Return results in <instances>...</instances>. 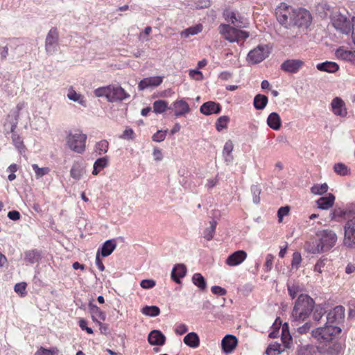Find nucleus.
<instances>
[{"instance_id":"nucleus-1","label":"nucleus","mask_w":355,"mask_h":355,"mask_svg":"<svg viewBox=\"0 0 355 355\" xmlns=\"http://www.w3.org/2000/svg\"><path fill=\"white\" fill-rule=\"evenodd\" d=\"M337 241L336 233L330 230H323L316 233V237L305 245L307 252L312 254H320L329 251Z\"/></svg>"},{"instance_id":"nucleus-2","label":"nucleus","mask_w":355,"mask_h":355,"mask_svg":"<svg viewBox=\"0 0 355 355\" xmlns=\"http://www.w3.org/2000/svg\"><path fill=\"white\" fill-rule=\"evenodd\" d=\"M314 308V301L307 295L301 294L297 297L292 311V318L295 321H304Z\"/></svg>"},{"instance_id":"nucleus-3","label":"nucleus","mask_w":355,"mask_h":355,"mask_svg":"<svg viewBox=\"0 0 355 355\" xmlns=\"http://www.w3.org/2000/svg\"><path fill=\"white\" fill-rule=\"evenodd\" d=\"M331 24L343 34L348 35L351 33L352 40L355 45V17L349 19L340 12H336L331 16Z\"/></svg>"},{"instance_id":"nucleus-4","label":"nucleus","mask_w":355,"mask_h":355,"mask_svg":"<svg viewBox=\"0 0 355 355\" xmlns=\"http://www.w3.org/2000/svg\"><path fill=\"white\" fill-rule=\"evenodd\" d=\"M98 97L105 96L109 102L122 101L130 98V95L119 85H110L99 87L94 91Z\"/></svg>"},{"instance_id":"nucleus-5","label":"nucleus","mask_w":355,"mask_h":355,"mask_svg":"<svg viewBox=\"0 0 355 355\" xmlns=\"http://www.w3.org/2000/svg\"><path fill=\"white\" fill-rule=\"evenodd\" d=\"M340 331V327L326 324L324 327L313 330L311 334L320 343L327 345L333 342Z\"/></svg>"},{"instance_id":"nucleus-6","label":"nucleus","mask_w":355,"mask_h":355,"mask_svg":"<svg viewBox=\"0 0 355 355\" xmlns=\"http://www.w3.org/2000/svg\"><path fill=\"white\" fill-rule=\"evenodd\" d=\"M87 138L80 130L71 131L66 137V145L71 150L81 154L85 150Z\"/></svg>"},{"instance_id":"nucleus-7","label":"nucleus","mask_w":355,"mask_h":355,"mask_svg":"<svg viewBox=\"0 0 355 355\" xmlns=\"http://www.w3.org/2000/svg\"><path fill=\"white\" fill-rule=\"evenodd\" d=\"M219 33L230 42H239L249 37V33L236 28L229 24H221L218 26Z\"/></svg>"},{"instance_id":"nucleus-8","label":"nucleus","mask_w":355,"mask_h":355,"mask_svg":"<svg viewBox=\"0 0 355 355\" xmlns=\"http://www.w3.org/2000/svg\"><path fill=\"white\" fill-rule=\"evenodd\" d=\"M295 8L287 5L285 3H282L275 11L277 21L280 24L286 28H291L293 27V15Z\"/></svg>"},{"instance_id":"nucleus-9","label":"nucleus","mask_w":355,"mask_h":355,"mask_svg":"<svg viewBox=\"0 0 355 355\" xmlns=\"http://www.w3.org/2000/svg\"><path fill=\"white\" fill-rule=\"evenodd\" d=\"M270 53V49L268 45H258L248 53L247 60L251 64H257L268 57Z\"/></svg>"},{"instance_id":"nucleus-10","label":"nucleus","mask_w":355,"mask_h":355,"mask_svg":"<svg viewBox=\"0 0 355 355\" xmlns=\"http://www.w3.org/2000/svg\"><path fill=\"white\" fill-rule=\"evenodd\" d=\"M293 27L307 28L311 24L312 17L311 13L306 9H295L293 15Z\"/></svg>"},{"instance_id":"nucleus-11","label":"nucleus","mask_w":355,"mask_h":355,"mask_svg":"<svg viewBox=\"0 0 355 355\" xmlns=\"http://www.w3.org/2000/svg\"><path fill=\"white\" fill-rule=\"evenodd\" d=\"M344 229V245L348 248H355V216L347 221Z\"/></svg>"},{"instance_id":"nucleus-12","label":"nucleus","mask_w":355,"mask_h":355,"mask_svg":"<svg viewBox=\"0 0 355 355\" xmlns=\"http://www.w3.org/2000/svg\"><path fill=\"white\" fill-rule=\"evenodd\" d=\"M59 33L56 28H51L45 40V49L48 53H54L58 46Z\"/></svg>"},{"instance_id":"nucleus-13","label":"nucleus","mask_w":355,"mask_h":355,"mask_svg":"<svg viewBox=\"0 0 355 355\" xmlns=\"http://www.w3.org/2000/svg\"><path fill=\"white\" fill-rule=\"evenodd\" d=\"M223 16L227 22H230L239 28L245 27L244 18L241 17L237 11L226 9L223 12Z\"/></svg>"},{"instance_id":"nucleus-14","label":"nucleus","mask_w":355,"mask_h":355,"mask_svg":"<svg viewBox=\"0 0 355 355\" xmlns=\"http://www.w3.org/2000/svg\"><path fill=\"white\" fill-rule=\"evenodd\" d=\"M332 112L340 117H345L347 114V110L344 101L340 97H335L331 103Z\"/></svg>"},{"instance_id":"nucleus-15","label":"nucleus","mask_w":355,"mask_h":355,"mask_svg":"<svg viewBox=\"0 0 355 355\" xmlns=\"http://www.w3.org/2000/svg\"><path fill=\"white\" fill-rule=\"evenodd\" d=\"M345 317V309L342 306H337L331 310L327 315L326 324L339 323Z\"/></svg>"},{"instance_id":"nucleus-16","label":"nucleus","mask_w":355,"mask_h":355,"mask_svg":"<svg viewBox=\"0 0 355 355\" xmlns=\"http://www.w3.org/2000/svg\"><path fill=\"white\" fill-rule=\"evenodd\" d=\"M304 64V62L300 60L288 59L281 64V69L291 73H297Z\"/></svg>"},{"instance_id":"nucleus-17","label":"nucleus","mask_w":355,"mask_h":355,"mask_svg":"<svg viewBox=\"0 0 355 355\" xmlns=\"http://www.w3.org/2000/svg\"><path fill=\"white\" fill-rule=\"evenodd\" d=\"M169 109L174 110V114L176 117L184 116L190 112L189 104L183 99L175 101Z\"/></svg>"},{"instance_id":"nucleus-18","label":"nucleus","mask_w":355,"mask_h":355,"mask_svg":"<svg viewBox=\"0 0 355 355\" xmlns=\"http://www.w3.org/2000/svg\"><path fill=\"white\" fill-rule=\"evenodd\" d=\"M335 54L337 58L355 65V51L348 50L344 46H340L336 51Z\"/></svg>"},{"instance_id":"nucleus-19","label":"nucleus","mask_w":355,"mask_h":355,"mask_svg":"<svg viewBox=\"0 0 355 355\" xmlns=\"http://www.w3.org/2000/svg\"><path fill=\"white\" fill-rule=\"evenodd\" d=\"M247 258V253L244 250H238L231 254L225 261L227 265L236 266L243 263Z\"/></svg>"},{"instance_id":"nucleus-20","label":"nucleus","mask_w":355,"mask_h":355,"mask_svg":"<svg viewBox=\"0 0 355 355\" xmlns=\"http://www.w3.org/2000/svg\"><path fill=\"white\" fill-rule=\"evenodd\" d=\"M163 81L162 76H153L144 78L138 85L139 90H144L150 87H155L159 86Z\"/></svg>"},{"instance_id":"nucleus-21","label":"nucleus","mask_w":355,"mask_h":355,"mask_svg":"<svg viewBox=\"0 0 355 355\" xmlns=\"http://www.w3.org/2000/svg\"><path fill=\"white\" fill-rule=\"evenodd\" d=\"M221 107L220 104L214 101H208L203 103L200 108V111L205 115H210L212 114H218Z\"/></svg>"},{"instance_id":"nucleus-22","label":"nucleus","mask_w":355,"mask_h":355,"mask_svg":"<svg viewBox=\"0 0 355 355\" xmlns=\"http://www.w3.org/2000/svg\"><path fill=\"white\" fill-rule=\"evenodd\" d=\"M148 341L151 345L162 346L166 341L165 336L159 330H153L148 336Z\"/></svg>"},{"instance_id":"nucleus-23","label":"nucleus","mask_w":355,"mask_h":355,"mask_svg":"<svg viewBox=\"0 0 355 355\" xmlns=\"http://www.w3.org/2000/svg\"><path fill=\"white\" fill-rule=\"evenodd\" d=\"M237 338L233 335H226L221 342L223 351L226 353L231 352L237 345Z\"/></svg>"},{"instance_id":"nucleus-24","label":"nucleus","mask_w":355,"mask_h":355,"mask_svg":"<svg viewBox=\"0 0 355 355\" xmlns=\"http://www.w3.org/2000/svg\"><path fill=\"white\" fill-rule=\"evenodd\" d=\"M88 308L92 315L93 321L97 322V321H105L106 319V314L104 311L101 310L96 304L89 302L88 304Z\"/></svg>"},{"instance_id":"nucleus-25","label":"nucleus","mask_w":355,"mask_h":355,"mask_svg":"<svg viewBox=\"0 0 355 355\" xmlns=\"http://www.w3.org/2000/svg\"><path fill=\"white\" fill-rule=\"evenodd\" d=\"M187 274V268L184 264H176L171 272V279L178 284L181 282L180 279Z\"/></svg>"},{"instance_id":"nucleus-26","label":"nucleus","mask_w":355,"mask_h":355,"mask_svg":"<svg viewBox=\"0 0 355 355\" xmlns=\"http://www.w3.org/2000/svg\"><path fill=\"white\" fill-rule=\"evenodd\" d=\"M85 173V168L81 163L74 162L70 170V176L76 180H79Z\"/></svg>"},{"instance_id":"nucleus-27","label":"nucleus","mask_w":355,"mask_h":355,"mask_svg":"<svg viewBox=\"0 0 355 355\" xmlns=\"http://www.w3.org/2000/svg\"><path fill=\"white\" fill-rule=\"evenodd\" d=\"M334 200V196L331 193H329L327 196L319 198L316 202L318 208L321 209H328L333 206Z\"/></svg>"},{"instance_id":"nucleus-28","label":"nucleus","mask_w":355,"mask_h":355,"mask_svg":"<svg viewBox=\"0 0 355 355\" xmlns=\"http://www.w3.org/2000/svg\"><path fill=\"white\" fill-rule=\"evenodd\" d=\"M268 125L274 130H278L282 126V119L277 112H272L267 119Z\"/></svg>"},{"instance_id":"nucleus-29","label":"nucleus","mask_w":355,"mask_h":355,"mask_svg":"<svg viewBox=\"0 0 355 355\" xmlns=\"http://www.w3.org/2000/svg\"><path fill=\"white\" fill-rule=\"evenodd\" d=\"M185 345L187 346L196 348L200 345V338L196 333L191 332L187 334L183 340Z\"/></svg>"},{"instance_id":"nucleus-30","label":"nucleus","mask_w":355,"mask_h":355,"mask_svg":"<svg viewBox=\"0 0 355 355\" xmlns=\"http://www.w3.org/2000/svg\"><path fill=\"white\" fill-rule=\"evenodd\" d=\"M316 68L321 71L335 73L339 69L338 65L334 62H324L317 64Z\"/></svg>"},{"instance_id":"nucleus-31","label":"nucleus","mask_w":355,"mask_h":355,"mask_svg":"<svg viewBox=\"0 0 355 355\" xmlns=\"http://www.w3.org/2000/svg\"><path fill=\"white\" fill-rule=\"evenodd\" d=\"M116 247V243L115 240H107L106 241L102 248H101V254L102 257H107L112 253Z\"/></svg>"},{"instance_id":"nucleus-32","label":"nucleus","mask_w":355,"mask_h":355,"mask_svg":"<svg viewBox=\"0 0 355 355\" xmlns=\"http://www.w3.org/2000/svg\"><path fill=\"white\" fill-rule=\"evenodd\" d=\"M108 163L109 159L107 157L97 159L94 164L92 174L94 175H98L101 170L108 166Z\"/></svg>"},{"instance_id":"nucleus-33","label":"nucleus","mask_w":355,"mask_h":355,"mask_svg":"<svg viewBox=\"0 0 355 355\" xmlns=\"http://www.w3.org/2000/svg\"><path fill=\"white\" fill-rule=\"evenodd\" d=\"M268 102V97L263 94H257L254 98V106L257 110H261L266 107Z\"/></svg>"},{"instance_id":"nucleus-34","label":"nucleus","mask_w":355,"mask_h":355,"mask_svg":"<svg viewBox=\"0 0 355 355\" xmlns=\"http://www.w3.org/2000/svg\"><path fill=\"white\" fill-rule=\"evenodd\" d=\"M202 31V26L201 24H197L193 26H191L180 33L182 37L187 38L191 35H195Z\"/></svg>"},{"instance_id":"nucleus-35","label":"nucleus","mask_w":355,"mask_h":355,"mask_svg":"<svg viewBox=\"0 0 355 355\" xmlns=\"http://www.w3.org/2000/svg\"><path fill=\"white\" fill-rule=\"evenodd\" d=\"M67 97L69 100L73 101L74 102H77L79 104L85 106V100L84 99V97L80 94H78L75 90L73 89H70L68 91L67 93Z\"/></svg>"},{"instance_id":"nucleus-36","label":"nucleus","mask_w":355,"mask_h":355,"mask_svg":"<svg viewBox=\"0 0 355 355\" xmlns=\"http://www.w3.org/2000/svg\"><path fill=\"white\" fill-rule=\"evenodd\" d=\"M109 148V143L107 140L103 139L97 142L94 147V150L98 155H101L107 152Z\"/></svg>"},{"instance_id":"nucleus-37","label":"nucleus","mask_w":355,"mask_h":355,"mask_svg":"<svg viewBox=\"0 0 355 355\" xmlns=\"http://www.w3.org/2000/svg\"><path fill=\"white\" fill-rule=\"evenodd\" d=\"M193 283L200 290H205L207 287V283L200 273H195L192 277Z\"/></svg>"},{"instance_id":"nucleus-38","label":"nucleus","mask_w":355,"mask_h":355,"mask_svg":"<svg viewBox=\"0 0 355 355\" xmlns=\"http://www.w3.org/2000/svg\"><path fill=\"white\" fill-rule=\"evenodd\" d=\"M153 107L154 112L157 114H162L167 109H169L167 102L163 100H158L155 101Z\"/></svg>"},{"instance_id":"nucleus-39","label":"nucleus","mask_w":355,"mask_h":355,"mask_svg":"<svg viewBox=\"0 0 355 355\" xmlns=\"http://www.w3.org/2000/svg\"><path fill=\"white\" fill-rule=\"evenodd\" d=\"M141 313L146 315L155 317L160 313V310L156 306H146L141 309Z\"/></svg>"},{"instance_id":"nucleus-40","label":"nucleus","mask_w":355,"mask_h":355,"mask_svg":"<svg viewBox=\"0 0 355 355\" xmlns=\"http://www.w3.org/2000/svg\"><path fill=\"white\" fill-rule=\"evenodd\" d=\"M334 170L339 175L345 176L349 173V168L343 163H336L334 166Z\"/></svg>"},{"instance_id":"nucleus-41","label":"nucleus","mask_w":355,"mask_h":355,"mask_svg":"<svg viewBox=\"0 0 355 355\" xmlns=\"http://www.w3.org/2000/svg\"><path fill=\"white\" fill-rule=\"evenodd\" d=\"M230 121L228 116H220L216 122V128L218 131H221L227 128V124Z\"/></svg>"},{"instance_id":"nucleus-42","label":"nucleus","mask_w":355,"mask_h":355,"mask_svg":"<svg viewBox=\"0 0 355 355\" xmlns=\"http://www.w3.org/2000/svg\"><path fill=\"white\" fill-rule=\"evenodd\" d=\"M216 221L212 220L210 222V227L206 229L204 232V238L207 241H211L215 232L216 227Z\"/></svg>"},{"instance_id":"nucleus-43","label":"nucleus","mask_w":355,"mask_h":355,"mask_svg":"<svg viewBox=\"0 0 355 355\" xmlns=\"http://www.w3.org/2000/svg\"><path fill=\"white\" fill-rule=\"evenodd\" d=\"M12 143L20 153L25 151V146L21 137L16 133L12 135Z\"/></svg>"},{"instance_id":"nucleus-44","label":"nucleus","mask_w":355,"mask_h":355,"mask_svg":"<svg viewBox=\"0 0 355 355\" xmlns=\"http://www.w3.org/2000/svg\"><path fill=\"white\" fill-rule=\"evenodd\" d=\"M32 168L35 173V177L37 179L43 177L44 175L48 174L50 172L49 168H48V167L40 168L36 164H32Z\"/></svg>"},{"instance_id":"nucleus-45","label":"nucleus","mask_w":355,"mask_h":355,"mask_svg":"<svg viewBox=\"0 0 355 355\" xmlns=\"http://www.w3.org/2000/svg\"><path fill=\"white\" fill-rule=\"evenodd\" d=\"M328 188V185L326 183L315 184L311 188V191L315 195H322L327 191Z\"/></svg>"},{"instance_id":"nucleus-46","label":"nucleus","mask_w":355,"mask_h":355,"mask_svg":"<svg viewBox=\"0 0 355 355\" xmlns=\"http://www.w3.org/2000/svg\"><path fill=\"white\" fill-rule=\"evenodd\" d=\"M39 253L36 250H29L25 252V261L30 263H34L39 259Z\"/></svg>"},{"instance_id":"nucleus-47","label":"nucleus","mask_w":355,"mask_h":355,"mask_svg":"<svg viewBox=\"0 0 355 355\" xmlns=\"http://www.w3.org/2000/svg\"><path fill=\"white\" fill-rule=\"evenodd\" d=\"M59 350L57 347L46 349L41 347L35 354V355H58Z\"/></svg>"},{"instance_id":"nucleus-48","label":"nucleus","mask_w":355,"mask_h":355,"mask_svg":"<svg viewBox=\"0 0 355 355\" xmlns=\"http://www.w3.org/2000/svg\"><path fill=\"white\" fill-rule=\"evenodd\" d=\"M284 349L282 348L280 345H270L268 346L266 351L267 355H279L282 354Z\"/></svg>"},{"instance_id":"nucleus-49","label":"nucleus","mask_w":355,"mask_h":355,"mask_svg":"<svg viewBox=\"0 0 355 355\" xmlns=\"http://www.w3.org/2000/svg\"><path fill=\"white\" fill-rule=\"evenodd\" d=\"M325 313L326 310L322 306H316L313 314V320L315 321L319 322Z\"/></svg>"},{"instance_id":"nucleus-50","label":"nucleus","mask_w":355,"mask_h":355,"mask_svg":"<svg viewBox=\"0 0 355 355\" xmlns=\"http://www.w3.org/2000/svg\"><path fill=\"white\" fill-rule=\"evenodd\" d=\"M302 261V257L300 252H295L293 254V258L291 261L292 268L298 269Z\"/></svg>"},{"instance_id":"nucleus-51","label":"nucleus","mask_w":355,"mask_h":355,"mask_svg":"<svg viewBox=\"0 0 355 355\" xmlns=\"http://www.w3.org/2000/svg\"><path fill=\"white\" fill-rule=\"evenodd\" d=\"M251 192L253 196V202L258 204L260 201L259 195L261 193V189L257 185H252L251 187Z\"/></svg>"},{"instance_id":"nucleus-52","label":"nucleus","mask_w":355,"mask_h":355,"mask_svg":"<svg viewBox=\"0 0 355 355\" xmlns=\"http://www.w3.org/2000/svg\"><path fill=\"white\" fill-rule=\"evenodd\" d=\"M288 291L292 299H294L297 294L301 292L300 286L297 284L288 285Z\"/></svg>"},{"instance_id":"nucleus-53","label":"nucleus","mask_w":355,"mask_h":355,"mask_svg":"<svg viewBox=\"0 0 355 355\" xmlns=\"http://www.w3.org/2000/svg\"><path fill=\"white\" fill-rule=\"evenodd\" d=\"M156 282L155 280L151 279H143L140 282V286L144 289H150L155 287Z\"/></svg>"},{"instance_id":"nucleus-54","label":"nucleus","mask_w":355,"mask_h":355,"mask_svg":"<svg viewBox=\"0 0 355 355\" xmlns=\"http://www.w3.org/2000/svg\"><path fill=\"white\" fill-rule=\"evenodd\" d=\"M167 130H158L153 135V140L157 142H161L165 139Z\"/></svg>"},{"instance_id":"nucleus-55","label":"nucleus","mask_w":355,"mask_h":355,"mask_svg":"<svg viewBox=\"0 0 355 355\" xmlns=\"http://www.w3.org/2000/svg\"><path fill=\"white\" fill-rule=\"evenodd\" d=\"M189 75L191 77V78L195 80H201L203 79L202 73L198 69L189 70Z\"/></svg>"},{"instance_id":"nucleus-56","label":"nucleus","mask_w":355,"mask_h":355,"mask_svg":"<svg viewBox=\"0 0 355 355\" xmlns=\"http://www.w3.org/2000/svg\"><path fill=\"white\" fill-rule=\"evenodd\" d=\"M273 260L274 256L272 254H268L266 255V262L264 264L265 270L266 272H268L272 269Z\"/></svg>"},{"instance_id":"nucleus-57","label":"nucleus","mask_w":355,"mask_h":355,"mask_svg":"<svg viewBox=\"0 0 355 355\" xmlns=\"http://www.w3.org/2000/svg\"><path fill=\"white\" fill-rule=\"evenodd\" d=\"M289 210H290V209H289V207H288V206L282 207L279 209V210L277 211L279 222H282L283 217L288 214Z\"/></svg>"},{"instance_id":"nucleus-58","label":"nucleus","mask_w":355,"mask_h":355,"mask_svg":"<svg viewBox=\"0 0 355 355\" xmlns=\"http://www.w3.org/2000/svg\"><path fill=\"white\" fill-rule=\"evenodd\" d=\"M233 149H234L233 142L231 140H228L227 141L225 142V144L224 145L223 154L225 155V154L232 153V152L233 151Z\"/></svg>"},{"instance_id":"nucleus-59","label":"nucleus","mask_w":355,"mask_h":355,"mask_svg":"<svg viewBox=\"0 0 355 355\" xmlns=\"http://www.w3.org/2000/svg\"><path fill=\"white\" fill-rule=\"evenodd\" d=\"M26 284L25 282L17 283L15 286V291L23 295L26 293Z\"/></svg>"},{"instance_id":"nucleus-60","label":"nucleus","mask_w":355,"mask_h":355,"mask_svg":"<svg viewBox=\"0 0 355 355\" xmlns=\"http://www.w3.org/2000/svg\"><path fill=\"white\" fill-rule=\"evenodd\" d=\"M211 291L214 294L218 295H225L227 293L226 290L219 286H212L211 288Z\"/></svg>"},{"instance_id":"nucleus-61","label":"nucleus","mask_w":355,"mask_h":355,"mask_svg":"<svg viewBox=\"0 0 355 355\" xmlns=\"http://www.w3.org/2000/svg\"><path fill=\"white\" fill-rule=\"evenodd\" d=\"M188 327L185 324H179L176 326L175 332L178 335H182L187 332Z\"/></svg>"},{"instance_id":"nucleus-62","label":"nucleus","mask_w":355,"mask_h":355,"mask_svg":"<svg viewBox=\"0 0 355 355\" xmlns=\"http://www.w3.org/2000/svg\"><path fill=\"white\" fill-rule=\"evenodd\" d=\"M133 135H134V131L132 130V129L128 128L123 131V132L122 135L120 137V138L123 139H132Z\"/></svg>"},{"instance_id":"nucleus-63","label":"nucleus","mask_w":355,"mask_h":355,"mask_svg":"<svg viewBox=\"0 0 355 355\" xmlns=\"http://www.w3.org/2000/svg\"><path fill=\"white\" fill-rule=\"evenodd\" d=\"M327 259H320L319 260L314 266V270L315 272H318L319 273H321L322 272V268L325 266V262L327 261Z\"/></svg>"},{"instance_id":"nucleus-64","label":"nucleus","mask_w":355,"mask_h":355,"mask_svg":"<svg viewBox=\"0 0 355 355\" xmlns=\"http://www.w3.org/2000/svg\"><path fill=\"white\" fill-rule=\"evenodd\" d=\"M297 355H311V349L308 346L300 347L297 350Z\"/></svg>"}]
</instances>
